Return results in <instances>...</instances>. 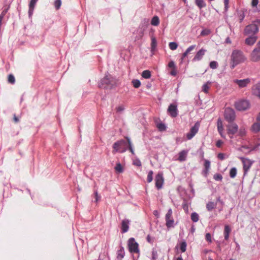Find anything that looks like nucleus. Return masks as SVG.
Here are the masks:
<instances>
[{
	"mask_svg": "<svg viewBox=\"0 0 260 260\" xmlns=\"http://www.w3.org/2000/svg\"><path fill=\"white\" fill-rule=\"evenodd\" d=\"M125 139L126 140L121 139L114 143L112 145L113 154L117 152L123 153L128 149L132 154L135 155L134 149L130 138L126 137Z\"/></svg>",
	"mask_w": 260,
	"mask_h": 260,
	"instance_id": "1",
	"label": "nucleus"
},
{
	"mask_svg": "<svg viewBox=\"0 0 260 260\" xmlns=\"http://www.w3.org/2000/svg\"><path fill=\"white\" fill-rule=\"evenodd\" d=\"M246 58L239 50H234L231 54V68L233 69L237 65L244 62Z\"/></svg>",
	"mask_w": 260,
	"mask_h": 260,
	"instance_id": "2",
	"label": "nucleus"
},
{
	"mask_svg": "<svg viewBox=\"0 0 260 260\" xmlns=\"http://www.w3.org/2000/svg\"><path fill=\"white\" fill-rule=\"evenodd\" d=\"M115 79L109 74H106L104 78L101 79L99 83V86L101 88L111 89L116 85Z\"/></svg>",
	"mask_w": 260,
	"mask_h": 260,
	"instance_id": "3",
	"label": "nucleus"
},
{
	"mask_svg": "<svg viewBox=\"0 0 260 260\" xmlns=\"http://www.w3.org/2000/svg\"><path fill=\"white\" fill-rule=\"evenodd\" d=\"M260 20L257 19L254 21L252 23L246 26L244 29V34L246 35H254L258 32Z\"/></svg>",
	"mask_w": 260,
	"mask_h": 260,
	"instance_id": "4",
	"label": "nucleus"
},
{
	"mask_svg": "<svg viewBox=\"0 0 260 260\" xmlns=\"http://www.w3.org/2000/svg\"><path fill=\"white\" fill-rule=\"evenodd\" d=\"M224 117L229 122H234L236 118L235 111L231 108H226L224 110Z\"/></svg>",
	"mask_w": 260,
	"mask_h": 260,
	"instance_id": "5",
	"label": "nucleus"
},
{
	"mask_svg": "<svg viewBox=\"0 0 260 260\" xmlns=\"http://www.w3.org/2000/svg\"><path fill=\"white\" fill-rule=\"evenodd\" d=\"M250 59L254 62L260 60V41L257 44L256 47L251 52Z\"/></svg>",
	"mask_w": 260,
	"mask_h": 260,
	"instance_id": "6",
	"label": "nucleus"
},
{
	"mask_svg": "<svg viewBox=\"0 0 260 260\" xmlns=\"http://www.w3.org/2000/svg\"><path fill=\"white\" fill-rule=\"evenodd\" d=\"M128 247L130 252L131 253H139V245L135 241L134 238H131L128 241Z\"/></svg>",
	"mask_w": 260,
	"mask_h": 260,
	"instance_id": "7",
	"label": "nucleus"
},
{
	"mask_svg": "<svg viewBox=\"0 0 260 260\" xmlns=\"http://www.w3.org/2000/svg\"><path fill=\"white\" fill-rule=\"evenodd\" d=\"M235 108L238 111H244L249 107V103L247 100H241L235 103Z\"/></svg>",
	"mask_w": 260,
	"mask_h": 260,
	"instance_id": "8",
	"label": "nucleus"
},
{
	"mask_svg": "<svg viewBox=\"0 0 260 260\" xmlns=\"http://www.w3.org/2000/svg\"><path fill=\"white\" fill-rule=\"evenodd\" d=\"M231 123L226 125L227 133L230 136V138H233V135L236 134L238 131V125L235 122H230Z\"/></svg>",
	"mask_w": 260,
	"mask_h": 260,
	"instance_id": "9",
	"label": "nucleus"
},
{
	"mask_svg": "<svg viewBox=\"0 0 260 260\" xmlns=\"http://www.w3.org/2000/svg\"><path fill=\"white\" fill-rule=\"evenodd\" d=\"M239 158L241 159L243 164L244 174H246L250 168L253 161L248 158H244L243 157H240Z\"/></svg>",
	"mask_w": 260,
	"mask_h": 260,
	"instance_id": "10",
	"label": "nucleus"
},
{
	"mask_svg": "<svg viewBox=\"0 0 260 260\" xmlns=\"http://www.w3.org/2000/svg\"><path fill=\"white\" fill-rule=\"evenodd\" d=\"M199 128V124L196 123L190 129V131L186 134L188 140L191 139L198 133Z\"/></svg>",
	"mask_w": 260,
	"mask_h": 260,
	"instance_id": "11",
	"label": "nucleus"
},
{
	"mask_svg": "<svg viewBox=\"0 0 260 260\" xmlns=\"http://www.w3.org/2000/svg\"><path fill=\"white\" fill-rule=\"evenodd\" d=\"M164 178L162 174L161 173H158L155 178V186L158 189L161 188L164 183Z\"/></svg>",
	"mask_w": 260,
	"mask_h": 260,
	"instance_id": "12",
	"label": "nucleus"
},
{
	"mask_svg": "<svg viewBox=\"0 0 260 260\" xmlns=\"http://www.w3.org/2000/svg\"><path fill=\"white\" fill-rule=\"evenodd\" d=\"M234 82L236 83L240 88H243L250 83V80L248 78L242 80L236 79L234 80Z\"/></svg>",
	"mask_w": 260,
	"mask_h": 260,
	"instance_id": "13",
	"label": "nucleus"
},
{
	"mask_svg": "<svg viewBox=\"0 0 260 260\" xmlns=\"http://www.w3.org/2000/svg\"><path fill=\"white\" fill-rule=\"evenodd\" d=\"M168 111L170 116L172 117H176L178 115L177 106L174 104H171L168 109Z\"/></svg>",
	"mask_w": 260,
	"mask_h": 260,
	"instance_id": "14",
	"label": "nucleus"
},
{
	"mask_svg": "<svg viewBox=\"0 0 260 260\" xmlns=\"http://www.w3.org/2000/svg\"><path fill=\"white\" fill-rule=\"evenodd\" d=\"M206 52V49H204L203 48H202L201 49H200L196 53V55L192 59V61H197L201 60L202 59L203 56L205 55Z\"/></svg>",
	"mask_w": 260,
	"mask_h": 260,
	"instance_id": "15",
	"label": "nucleus"
},
{
	"mask_svg": "<svg viewBox=\"0 0 260 260\" xmlns=\"http://www.w3.org/2000/svg\"><path fill=\"white\" fill-rule=\"evenodd\" d=\"M130 221L128 219H124L121 222V231L122 233L127 232L129 229V224Z\"/></svg>",
	"mask_w": 260,
	"mask_h": 260,
	"instance_id": "16",
	"label": "nucleus"
},
{
	"mask_svg": "<svg viewBox=\"0 0 260 260\" xmlns=\"http://www.w3.org/2000/svg\"><path fill=\"white\" fill-rule=\"evenodd\" d=\"M38 0H30L29 4L28 15L29 17H31L33 14L36 4Z\"/></svg>",
	"mask_w": 260,
	"mask_h": 260,
	"instance_id": "17",
	"label": "nucleus"
},
{
	"mask_svg": "<svg viewBox=\"0 0 260 260\" xmlns=\"http://www.w3.org/2000/svg\"><path fill=\"white\" fill-rule=\"evenodd\" d=\"M217 126L219 133L221 136L223 138H225V136L223 134V126L222 121L220 118H218L217 122Z\"/></svg>",
	"mask_w": 260,
	"mask_h": 260,
	"instance_id": "18",
	"label": "nucleus"
},
{
	"mask_svg": "<svg viewBox=\"0 0 260 260\" xmlns=\"http://www.w3.org/2000/svg\"><path fill=\"white\" fill-rule=\"evenodd\" d=\"M257 37L254 35L250 36L245 40V43L248 45L251 46L255 43Z\"/></svg>",
	"mask_w": 260,
	"mask_h": 260,
	"instance_id": "19",
	"label": "nucleus"
},
{
	"mask_svg": "<svg viewBox=\"0 0 260 260\" xmlns=\"http://www.w3.org/2000/svg\"><path fill=\"white\" fill-rule=\"evenodd\" d=\"M187 154V151L186 150H182L179 153L178 159L180 161H183L186 160Z\"/></svg>",
	"mask_w": 260,
	"mask_h": 260,
	"instance_id": "20",
	"label": "nucleus"
},
{
	"mask_svg": "<svg viewBox=\"0 0 260 260\" xmlns=\"http://www.w3.org/2000/svg\"><path fill=\"white\" fill-rule=\"evenodd\" d=\"M231 231V229L230 228V226L228 225H225L224 226V239L227 240L229 239V234L230 233Z\"/></svg>",
	"mask_w": 260,
	"mask_h": 260,
	"instance_id": "21",
	"label": "nucleus"
},
{
	"mask_svg": "<svg viewBox=\"0 0 260 260\" xmlns=\"http://www.w3.org/2000/svg\"><path fill=\"white\" fill-rule=\"evenodd\" d=\"M251 131L255 133L260 131V123L259 122L254 123L251 126Z\"/></svg>",
	"mask_w": 260,
	"mask_h": 260,
	"instance_id": "22",
	"label": "nucleus"
},
{
	"mask_svg": "<svg viewBox=\"0 0 260 260\" xmlns=\"http://www.w3.org/2000/svg\"><path fill=\"white\" fill-rule=\"evenodd\" d=\"M217 203L213 202H209L206 205L207 209L210 211L216 208Z\"/></svg>",
	"mask_w": 260,
	"mask_h": 260,
	"instance_id": "23",
	"label": "nucleus"
},
{
	"mask_svg": "<svg viewBox=\"0 0 260 260\" xmlns=\"http://www.w3.org/2000/svg\"><path fill=\"white\" fill-rule=\"evenodd\" d=\"M124 255H125V252H124V248L122 247H120V249H119L117 251V258L118 259H121L122 258H123L124 257Z\"/></svg>",
	"mask_w": 260,
	"mask_h": 260,
	"instance_id": "24",
	"label": "nucleus"
},
{
	"mask_svg": "<svg viewBox=\"0 0 260 260\" xmlns=\"http://www.w3.org/2000/svg\"><path fill=\"white\" fill-rule=\"evenodd\" d=\"M196 5L200 8L202 9L205 7L206 6V3L204 0H196L195 1Z\"/></svg>",
	"mask_w": 260,
	"mask_h": 260,
	"instance_id": "25",
	"label": "nucleus"
},
{
	"mask_svg": "<svg viewBox=\"0 0 260 260\" xmlns=\"http://www.w3.org/2000/svg\"><path fill=\"white\" fill-rule=\"evenodd\" d=\"M151 25L153 26H157L159 24V19L158 16H154L151 21Z\"/></svg>",
	"mask_w": 260,
	"mask_h": 260,
	"instance_id": "26",
	"label": "nucleus"
},
{
	"mask_svg": "<svg viewBox=\"0 0 260 260\" xmlns=\"http://www.w3.org/2000/svg\"><path fill=\"white\" fill-rule=\"evenodd\" d=\"M149 24V20L148 19H144L142 21V27L143 30H145L148 27Z\"/></svg>",
	"mask_w": 260,
	"mask_h": 260,
	"instance_id": "27",
	"label": "nucleus"
},
{
	"mask_svg": "<svg viewBox=\"0 0 260 260\" xmlns=\"http://www.w3.org/2000/svg\"><path fill=\"white\" fill-rule=\"evenodd\" d=\"M191 219L194 222H197L199 221V216L196 212H193L191 214Z\"/></svg>",
	"mask_w": 260,
	"mask_h": 260,
	"instance_id": "28",
	"label": "nucleus"
},
{
	"mask_svg": "<svg viewBox=\"0 0 260 260\" xmlns=\"http://www.w3.org/2000/svg\"><path fill=\"white\" fill-rule=\"evenodd\" d=\"M166 221V226L168 228H173L174 226V220L173 218H171V219L169 220H167Z\"/></svg>",
	"mask_w": 260,
	"mask_h": 260,
	"instance_id": "29",
	"label": "nucleus"
},
{
	"mask_svg": "<svg viewBox=\"0 0 260 260\" xmlns=\"http://www.w3.org/2000/svg\"><path fill=\"white\" fill-rule=\"evenodd\" d=\"M238 136L243 137L246 135V129L244 126H241L240 128H238Z\"/></svg>",
	"mask_w": 260,
	"mask_h": 260,
	"instance_id": "30",
	"label": "nucleus"
},
{
	"mask_svg": "<svg viewBox=\"0 0 260 260\" xmlns=\"http://www.w3.org/2000/svg\"><path fill=\"white\" fill-rule=\"evenodd\" d=\"M211 83L210 82H208L204 84L202 86V91L205 93H208V90L210 88L209 84Z\"/></svg>",
	"mask_w": 260,
	"mask_h": 260,
	"instance_id": "31",
	"label": "nucleus"
},
{
	"mask_svg": "<svg viewBox=\"0 0 260 260\" xmlns=\"http://www.w3.org/2000/svg\"><path fill=\"white\" fill-rule=\"evenodd\" d=\"M142 76L145 79H149L151 77V72L149 70H145L142 72Z\"/></svg>",
	"mask_w": 260,
	"mask_h": 260,
	"instance_id": "32",
	"label": "nucleus"
},
{
	"mask_svg": "<svg viewBox=\"0 0 260 260\" xmlns=\"http://www.w3.org/2000/svg\"><path fill=\"white\" fill-rule=\"evenodd\" d=\"M186 242L185 241H183L180 243V249L181 252H184L186 251Z\"/></svg>",
	"mask_w": 260,
	"mask_h": 260,
	"instance_id": "33",
	"label": "nucleus"
},
{
	"mask_svg": "<svg viewBox=\"0 0 260 260\" xmlns=\"http://www.w3.org/2000/svg\"><path fill=\"white\" fill-rule=\"evenodd\" d=\"M237 175V169L236 168H232L230 171V176L234 178Z\"/></svg>",
	"mask_w": 260,
	"mask_h": 260,
	"instance_id": "34",
	"label": "nucleus"
},
{
	"mask_svg": "<svg viewBox=\"0 0 260 260\" xmlns=\"http://www.w3.org/2000/svg\"><path fill=\"white\" fill-rule=\"evenodd\" d=\"M156 126L159 131L161 132L165 131L166 129V126L163 123H157Z\"/></svg>",
	"mask_w": 260,
	"mask_h": 260,
	"instance_id": "35",
	"label": "nucleus"
},
{
	"mask_svg": "<svg viewBox=\"0 0 260 260\" xmlns=\"http://www.w3.org/2000/svg\"><path fill=\"white\" fill-rule=\"evenodd\" d=\"M172 210L171 209H169L168 211V212L166 214V216H165V219H166V221L167 220H169V219H171V218H173L172 217Z\"/></svg>",
	"mask_w": 260,
	"mask_h": 260,
	"instance_id": "36",
	"label": "nucleus"
},
{
	"mask_svg": "<svg viewBox=\"0 0 260 260\" xmlns=\"http://www.w3.org/2000/svg\"><path fill=\"white\" fill-rule=\"evenodd\" d=\"M132 84L134 87L138 88L141 85V82L138 79H134L132 81Z\"/></svg>",
	"mask_w": 260,
	"mask_h": 260,
	"instance_id": "37",
	"label": "nucleus"
},
{
	"mask_svg": "<svg viewBox=\"0 0 260 260\" xmlns=\"http://www.w3.org/2000/svg\"><path fill=\"white\" fill-rule=\"evenodd\" d=\"M115 170L116 171L119 173H122L123 172V168L120 163H117L115 167Z\"/></svg>",
	"mask_w": 260,
	"mask_h": 260,
	"instance_id": "38",
	"label": "nucleus"
},
{
	"mask_svg": "<svg viewBox=\"0 0 260 260\" xmlns=\"http://www.w3.org/2000/svg\"><path fill=\"white\" fill-rule=\"evenodd\" d=\"M156 45H157V42H156V39H155V38H152V39H151V51H153L156 47Z\"/></svg>",
	"mask_w": 260,
	"mask_h": 260,
	"instance_id": "39",
	"label": "nucleus"
},
{
	"mask_svg": "<svg viewBox=\"0 0 260 260\" xmlns=\"http://www.w3.org/2000/svg\"><path fill=\"white\" fill-rule=\"evenodd\" d=\"M8 81L9 83L12 84H14L15 82V79L14 76L12 74H10L8 76Z\"/></svg>",
	"mask_w": 260,
	"mask_h": 260,
	"instance_id": "40",
	"label": "nucleus"
},
{
	"mask_svg": "<svg viewBox=\"0 0 260 260\" xmlns=\"http://www.w3.org/2000/svg\"><path fill=\"white\" fill-rule=\"evenodd\" d=\"M169 48L172 50H175L177 49L178 45L176 42H170L169 44Z\"/></svg>",
	"mask_w": 260,
	"mask_h": 260,
	"instance_id": "41",
	"label": "nucleus"
},
{
	"mask_svg": "<svg viewBox=\"0 0 260 260\" xmlns=\"http://www.w3.org/2000/svg\"><path fill=\"white\" fill-rule=\"evenodd\" d=\"M61 5V0H55L54 3V5L56 10H58L60 9Z\"/></svg>",
	"mask_w": 260,
	"mask_h": 260,
	"instance_id": "42",
	"label": "nucleus"
},
{
	"mask_svg": "<svg viewBox=\"0 0 260 260\" xmlns=\"http://www.w3.org/2000/svg\"><path fill=\"white\" fill-rule=\"evenodd\" d=\"M153 172L152 171H149L147 176V181L150 183L153 180Z\"/></svg>",
	"mask_w": 260,
	"mask_h": 260,
	"instance_id": "43",
	"label": "nucleus"
},
{
	"mask_svg": "<svg viewBox=\"0 0 260 260\" xmlns=\"http://www.w3.org/2000/svg\"><path fill=\"white\" fill-rule=\"evenodd\" d=\"M158 254L155 248H153L152 251V259L156 260L157 258Z\"/></svg>",
	"mask_w": 260,
	"mask_h": 260,
	"instance_id": "44",
	"label": "nucleus"
},
{
	"mask_svg": "<svg viewBox=\"0 0 260 260\" xmlns=\"http://www.w3.org/2000/svg\"><path fill=\"white\" fill-rule=\"evenodd\" d=\"M213 178L216 181H221L222 179V176L220 174L216 173L214 175Z\"/></svg>",
	"mask_w": 260,
	"mask_h": 260,
	"instance_id": "45",
	"label": "nucleus"
},
{
	"mask_svg": "<svg viewBox=\"0 0 260 260\" xmlns=\"http://www.w3.org/2000/svg\"><path fill=\"white\" fill-rule=\"evenodd\" d=\"M218 63L216 61H212L210 63V67L212 69H215L217 68Z\"/></svg>",
	"mask_w": 260,
	"mask_h": 260,
	"instance_id": "46",
	"label": "nucleus"
},
{
	"mask_svg": "<svg viewBox=\"0 0 260 260\" xmlns=\"http://www.w3.org/2000/svg\"><path fill=\"white\" fill-rule=\"evenodd\" d=\"M210 161L209 160L205 159L204 169L210 170Z\"/></svg>",
	"mask_w": 260,
	"mask_h": 260,
	"instance_id": "47",
	"label": "nucleus"
},
{
	"mask_svg": "<svg viewBox=\"0 0 260 260\" xmlns=\"http://www.w3.org/2000/svg\"><path fill=\"white\" fill-rule=\"evenodd\" d=\"M211 31L209 29H203L201 33V35L202 36H207L210 34Z\"/></svg>",
	"mask_w": 260,
	"mask_h": 260,
	"instance_id": "48",
	"label": "nucleus"
},
{
	"mask_svg": "<svg viewBox=\"0 0 260 260\" xmlns=\"http://www.w3.org/2000/svg\"><path fill=\"white\" fill-rule=\"evenodd\" d=\"M168 67L170 68L174 69L176 68V66L173 61H170L168 63Z\"/></svg>",
	"mask_w": 260,
	"mask_h": 260,
	"instance_id": "49",
	"label": "nucleus"
},
{
	"mask_svg": "<svg viewBox=\"0 0 260 260\" xmlns=\"http://www.w3.org/2000/svg\"><path fill=\"white\" fill-rule=\"evenodd\" d=\"M196 45H191L190 46H189L186 50V52L188 54L190 51H191L192 50H193L195 47H196Z\"/></svg>",
	"mask_w": 260,
	"mask_h": 260,
	"instance_id": "50",
	"label": "nucleus"
},
{
	"mask_svg": "<svg viewBox=\"0 0 260 260\" xmlns=\"http://www.w3.org/2000/svg\"><path fill=\"white\" fill-rule=\"evenodd\" d=\"M94 198H95V202H98L101 198V197L98 194L97 191H95L94 192Z\"/></svg>",
	"mask_w": 260,
	"mask_h": 260,
	"instance_id": "51",
	"label": "nucleus"
},
{
	"mask_svg": "<svg viewBox=\"0 0 260 260\" xmlns=\"http://www.w3.org/2000/svg\"><path fill=\"white\" fill-rule=\"evenodd\" d=\"M133 164L134 165H135L136 166H138V167L141 166V162L138 159L134 160Z\"/></svg>",
	"mask_w": 260,
	"mask_h": 260,
	"instance_id": "52",
	"label": "nucleus"
},
{
	"mask_svg": "<svg viewBox=\"0 0 260 260\" xmlns=\"http://www.w3.org/2000/svg\"><path fill=\"white\" fill-rule=\"evenodd\" d=\"M258 3V0H252L251 6L253 8L256 7Z\"/></svg>",
	"mask_w": 260,
	"mask_h": 260,
	"instance_id": "53",
	"label": "nucleus"
},
{
	"mask_svg": "<svg viewBox=\"0 0 260 260\" xmlns=\"http://www.w3.org/2000/svg\"><path fill=\"white\" fill-rule=\"evenodd\" d=\"M206 240L207 241L211 242V241H212L211 235L210 233H207L206 234Z\"/></svg>",
	"mask_w": 260,
	"mask_h": 260,
	"instance_id": "54",
	"label": "nucleus"
},
{
	"mask_svg": "<svg viewBox=\"0 0 260 260\" xmlns=\"http://www.w3.org/2000/svg\"><path fill=\"white\" fill-rule=\"evenodd\" d=\"M218 158L220 160H223L225 158V154L222 153H219L217 156Z\"/></svg>",
	"mask_w": 260,
	"mask_h": 260,
	"instance_id": "55",
	"label": "nucleus"
},
{
	"mask_svg": "<svg viewBox=\"0 0 260 260\" xmlns=\"http://www.w3.org/2000/svg\"><path fill=\"white\" fill-rule=\"evenodd\" d=\"M223 1H224L225 10L227 11L228 9V8H229V0H223Z\"/></svg>",
	"mask_w": 260,
	"mask_h": 260,
	"instance_id": "56",
	"label": "nucleus"
},
{
	"mask_svg": "<svg viewBox=\"0 0 260 260\" xmlns=\"http://www.w3.org/2000/svg\"><path fill=\"white\" fill-rule=\"evenodd\" d=\"M170 75L172 76H175L177 74L176 68L174 69H172L170 73Z\"/></svg>",
	"mask_w": 260,
	"mask_h": 260,
	"instance_id": "57",
	"label": "nucleus"
},
{
	"mask_svg": "<svg viewBox=\"0 0 260 260\" xmlns=\"http://www.w3.org/2000/svg\"><path fill=\"white\" fill-rule=\"evenodd\" d=\"M116 109L117 112H120L124 110V108L123 106H119L116 108Z\"/></svg>",
	"mask_w": 260,
	"mask_h": 260,
	"instance_id": "58",
	"label": "nucleus"
},
{
	"mask_svg": "<svg viewBox=\"0 0 260 260\" xmlns=\"http://www.w3.org/2000/svg\"><path fill=\"white\" fill-rule=\"evenodd\" d=\"M223 144V142L221 140H218L216 142V146L218 147H220Z\"/></svg>",
	"mask_w": 260,
	"mask_h": 260,
	"instance_id": "59",
	"label": "nucleus"
},
{
	"mask_svg": "<svg viewBox=\"0 0 260 260\" xmlns=\"http://www.w3.org/2000/svg\"><path fill=\"white\" fill-rule=\"evenodd\" d=\"M257 92L256 93L257 96L260 98V84L258 85L256 87Z\"/></svg>",
	"mask_w": 260,
	"mask_h": 260,
	"instance_id": "60",
	"label": "nucleus"
},
{
	"mask_svg": "<svg viewBox=\"0 0 260 260\" xmlns=\"http://www.w3.org/2000/svg\"><path fill=\"white\" fill-rule=\"evenodd\" d=\"M209 170H207V169H204L203 170V174L205 176H207L209 173Z\"/></svg>",
	"mask_w": 260,
	"mask_h": 260,
	"instance_id": "61",
	"label": "nucleus"
},
{
	"mask_svg": "<svg viewBox=\"0 0 260 260\" xmlns=\"http://www.w3.org/2000/svg\"><path fill=\"white\" fill-rule=\"evenodd\" d=\"M188 53L185 51L182 55V57L181 58V62H182L183 59L187 55Z\"/></svg>",
	"mask_w": 260,
	"mask_h": 260,
	"instance_id": "62",
	"label": "nucleus"
},
{
	"mask_svg": "<svg viewBox=\"0 0 260 260\" xmlns=\"http://www.w3.org/2000/svg\"><path fill=\"white\" fill-rule=\"evenodd\" d=\"M14 120L16 123L19 121L18 118L16 116L15 114L14 115Z\"/></svg>",
	"mask_w": 260,
	"mask_h": 260,
	"instance_id": "63",
	"label": "nucleus"
},
{
	"mask_svg": "<svg viewBox=\"0 0 260 260\" xmlns=\"http://www.w3.org/2000/svg\"><path fill=\"white\" fill-rule=\"evenodd\" d=\"M260 145V144H258L257 145H256L254 147H253L251 149V150L252 151V150H256L257 149V148H258V147Z\"/></svg>",
	"mask_w": 260,
	"mask_h": 260,
	"instance_id": "64",
	"label": "nucleus"
}]
</instances>
